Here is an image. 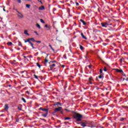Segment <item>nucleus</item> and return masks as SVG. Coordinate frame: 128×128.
Returning a JSON list of instances; mask_svg holds the SVG:
<instances>
[{"label": "nucleus", "mask_w": 128, "mask_h": 128, "mask_svg": "<svg viewBox=\"0 0 128 128\" xmlns=\"http://www.w3.org/2000/svg\"><path fill=\"white\" fill-rule=\"evenodd\" d=\"M73 112V118H76L77 122H80V120H82V115L76 112Z\"/></svg>", "instance_id": "nucleus-1"}, {"label": "nucleus", "mask_w": 128, "mask_h": 128, "mask_svg": "<svg viewBox=\"0 0 128 128\" xmlns=\"http://www.w3.org/2000/svg\"><path fill=\"white\" fill-rule=\"evenodd\" d=\"M54 106H56V108H58V106H62V103L60 102H56L54 104Z\"/></svg>", "instance_id": "nucleus-2"}, {"label": "nucleus", "mask_w": 128, "mask_h": 128, "mask_svg": "<svg viewBox=\"0 0 128 128\" xmlns=\"http://www.w3.org/2000/svg\"><path fill=\"white\" fill-rule=\"evenodd\" d=\"M114 70H116V72H120V74H124V71H122V70L114 69Z\"/></svg>", "instance_id": "nucleus-3"}, {"label": "nucleus", "mask_w": 128, "mask_h": 128, "mask_svg": "<svg viewBox=\"0 0 128 128\" xmlns=\"http://www.w3.org/2000/svg\"><path fill=\"white\" fill-rule=\"evenodd\" d=\"M78 124H80L81 126H82L83 128H85V126H86V122H78Z\"/></svg>", "instance_id": "nucleus-4"}, {"label": "nucleus", "mask_w": 128, "mask_h": 128, "mask_svg": "<svg viewBox=\"0 0 128 128\" xmlns=\"http://www.w3.org/2000/svg\"><path fill=\"white\" fill-rule=\"evenodd\" d=\"M39 110H42V112H48V109H44L42 108H40Z\"/></svg>", "instance_id": "nucleus-5"}, {"label": "nucleus", "mask_w": 128, "mask_h": 128, "mask_svg": "<svg viewBox=\"0 0 128 128\" xmlns=\"http://www.w3.org/2000/svg\"><path fill=\"white\" fill-rule=\"evenodd\" d=\"M101 26H102L103 28H106L108 26V24L106 22H102L101 23Z\"/></svg>", "instance_id": "nucleus-6"}, {"label": "nucleus", "mask_w": 128, "mask_h": 128, "mask_svg": "<svg viewBox=\"0 0 128 128\" xmlns=\"http://www.w3.org/2000/svg\"><path fill=\"white\" fill-rule=\"evenodd\" d=\"M56 66V64H54L52 65H50V70H52V68Z\"/></svg>", "instance_id": "nucleus-7"}, {"label": "nucleus", "mask_w": 128, "mask_h": 128, "mask_svg": "<svg viewBox=\"0 0 128 128\" xmlns=\"http://www.w3.org/2000/svg\"><path fill=\"white\" fill-rule=\"evenodd\" d=\"M9 108L10 107H8V105L5 104L4 108V110H8Z\"/></svg>", "instance_id": "nucleus-8"}, {"label": "nucleus", "mask_w": 128, "mask_h": 128, "mask_svg": "<svg viewBox=\"0 0 128 128\" xmlns=\"http://www.w3.org/2000/svg\"><path fill=\"white\" fill-rule=\"evenodd\" d=\"M54 113L58 112H60V109L58 107L54 110Z\"/></svg>", "instance_id": "nucleus-9"}, {"label": "nucleus", "mask_w": 128, "mask_h": 128, "mask_svg": "<svg viewBox=\"0 0 128 128\" xmlns=\"http://www.w3.org/2000/svg\"><path fill=\"white\" fill-rule=\"evenodd\" d=\"M80 22L83 24L84 26H86V22L84 20H82V19H80Z\"/></svg>", "instance_id": "nucleus-10"}, {"label": "nucleus", "mask_w": 128, "mask_h": 128, "mask_svg": "<svg viewBox=\"0 0 128 128\" xmlns=\"http://www.w3.org/2000/svg\"><path fill=\"white\" fill-rule=\"evenodd\" d=\"M39 10H44V6H42L38 8Z\"/></svg>", "instance_id": "nucleus-11"}, {"label": "nucleus", "mask_w": 128, "mask_h": 128, "mask_svg": "<svg viewBox=\"0 0 128 128\" xmlns=\"http://www.w3.org/2000/svg\"><path fill=\"white\" fill-rule=\"evenodd\" d=\"M7 44L8 46H14V44H12V42H8L7 43Z\"/></svg>", "instance_id": "nucleus-12"}, {"label": "nucleus", "mask_w": 128, "mask_h": 128, "mask_svg": "<svg viewBox=\"0 0 128 128\" xmlns=\"http://www.w3.org/2000/svg\"><path fill=\"white\" fill-rule=\"evenodd\" d=\"M81 36H82V38H84V40H88V38L84 35V33L82 32L81 33Z\"/></svg>", "instance_id": "nucleus-13"}, {"label": "nucleus", "mask_w": 128, "mask_h": 128, "mask_svg": "<svg viewBox=\"0 0 128 128\" xmlns=\"http://www.w3.org/2000/svg\"><path fill=\"white\" fill-rule=\"evenodd\" d=\"M48 112H46V114H42V116H44V118H46V116H48Z\"/></svg>", "instance_id": "nucleus-14"}, {"label": "nucleus", "mask_w": 128, "mask_h": 128, "mask_svg": "<svg viewBox=\"0 0 128 128\" xmlns=\"http://www.w3.org/2000/svg\"><path fill=\"white\" fill-rule=\"evenodd\" d=\"M17 16L20 18H24V15H22V14H18Z\"/></svg>", "instance_id": "nucleus-15"}, {"label": "nucleus", "mask_w": 128, "mask_h": 128, "mask_svg": "<svg viewBox=\"0 0 128 128\" xmlns=\"http://www.w3.org/2000/svg\"><path fill=\"white\" fill-rule=\"evenodd\" d=\"M24 40V42H29V44H30V42H30V38H28L26 40Z\"/></svg>", "instance_id": "nucleus-16"}, {"label": "nucleus", "mask_w": 128, "mask_h": 128, "mask_svg": "<svg viewBox=\"0 0 128 128\" xmlns=\"http://www.w3.org/2000/svg\"><path fill=\"white\" fill-rule=\"evenodd\" d=\"M45 28H48L47 30H48L50 29V26H48V24L45 25Z\"/></svg>", "instance_id": "nucleus-17"}, {"label": "nucleus", "mask_w": 128, "mask_h": 128, "mask_svg": "<svg viewBox=\"0 0 128 128\" xmlns=\"http://www.w3.org/2000/svg\"><path fill=\"white\" fill-rule=\"evenodd\" d=\"M24 34H26V36H30V34L28 32V30H25L24 31Z\"/></svg>", "instance_id": "nucleus-18"}, {"label": "nucleus", "mask_w": 128, "mask_h": 128, "mask_svg": "<svg viewBox=\"0 0 128 128\" xmlns=\"http://www.w3.org/2000/svg\"><path fill=\"white\" fill-rule=\"evenodd\" d=\"M98 78H102V80H103L104 76H102V74H100L99 76H98Z\"/></svg>", "instance_id": "nucleus-19"}, {"label": "nucleus", "mask_w": 128, "mask_h": 128, "mask_svg": "<svg viewBox=\"0 0 128 128\" xmlns=\"http://www.w3.org/2000/svg\"><path fill=\"white\" fill-rule=\"evenodd\" d=\"M21 100H22V102H24V103L26 102V99L24 98H22Z\"/></svg>", "instance_id": "nucleus-20"}, {"label": "nucleus", "mask_w": 128, "mask_h": 128, "mask_svg": "<svg viewBox=\"0 0 128 128\" xmlns=\"http://www.w3.org/2000/svg\"><path fill=\"white\" fill-rule=\"evenodd\" d=\"M18 46H22V42H18Z\"/></svg>", "instance_id": "nucleus-21"}, {"label": "nucleus", "mask_w": 128, "mask_h": 128, "mask_svg": "<svg viewBox=\"0 0 128 128\" xmlns=\"http://www.w3.org/2000/svg\"><path fill=\"white\" fill-rule=\"evenodd\" d=\"M49 46H50V48L51 50H52V52H54V48H52V45L49 44Z\"/></svg>", "instance_id": "nucleus-22"}, {"label": "nucleus", "mask_w": 128, "mask_h": 128, "mask_svg": "<svg viewBox=\"0 0 128 128\" xmlns=\"http://www.w3.org/2000/svg\"><path fill=\"white\" fill-rule=\"evenodd\" d=\"M30 40H32V42H36V40L34 38H30Z\"/></svg>", "instance_id": "nucleus-23"}, {"label": "nucleus", "mask_w": 128, "mask_h": 128, "mask_svg": "<svg viewBox=\"0 0 128 128\" xmlns=\"http://www.w3.org/2000/svg\"><path fill=\"white\" fill-rule=\"evenodd\" d=\"M46 58H48V57H46V58H45V60H44L45 64H46L47 62H48V59H46Z\"/></svg>", "instance_id": "nucleus-24"}, {"label": "nucleus", "mask_w": 128, "mask_h": 128, "mask_svg": "<svg viewBox=\"0 0 128 128\" xmlns=\"http://www.w3.org/2000/svg\"><path fill=\"white\" fill-rule=\"evenodd\" d=\"M26 8H30V5L28 4H26Z\"/></svg>", "instance_id": "nucleus-25"}, {"label": "nucleus", "mask_w": 128, "mask_h": 128, "mask_svg": "<svg viewBox=\"0 0 128 128\" xmlns=\"http://www.w3.org/2000/svg\"><path fill=\"white\" fill-rule=\"evenodd\" d=\"M40 22H42V24H44V23H45L44 21V20H42V19H40Z\"/></svg>", "instance_id": "nucleus-26"}, {"label": "nucleus", "mask_w": 128, "mask_h": 128, "mask_svg": "<svg viewBox=\"0 0 128 128\" xmlns=\"http://www.w3.org/2000/svg\"><path fill=\"white\" fill-rule=\"evenodd\" d=\"M30 44H31V46L32 48H34V44L32 42H30Z\"/></svg>", "instance_id": "nucleus-27"}, {"label": "nucleus", "mask_w": 128, "mask_h": 128, "mask_svg": "<svg viewBox=\"0 0 128 128\" xmlns=\"http://www.w3.org/2000/svg\"><path fill=\"white\" fill-rule=\"evenodd\" d=\"M36 26H37V28H38L40 29V26L38 24H36Z\"/></svg>", "instance_id": "nucleus-28"}, {"label": "nucleus", "mask_w": 128, "mask_h": 128, "mask_svg": "<svg viewBox=\"0 0 128 128\" xmlns=\"http://www.w3.org/2000/svg\"><path fill=\"white\" fill-rule=\"evenodd\" d=\"M80 50H84V46H82V45H80Z\"/></svg>", "instance_id": "nucleus-29"}, {"label": "nucleus", "mask_w": 128, "mask_h": 128, "mask_svg": "<svg viewBox=\"0 0 128 128\" xmlns=\"http://www.w3.org/2000/svg\"><path fill=\"white\" fill-rule=\"evenodd\" d=\"M64 110H66L67 112H70V110H68L66 108L64 109Z\"/></svg>", "instance_id": "nucleus-30"}, {"label": "nucleus", "mask_w": 128, "mask_h": 128, "mask_svg": "<svg viewBox=\"0 0 128 128\" xmlns=\"http://www.w3.org/2000/svg\"><path fill=\"white\" fill-rule=\"evenodd\" d=\"M16 2H18V4H22V0H16Z\"/></svg>", "instance_id": "nucleus-31"}, {"label": "nucleus", "mask_w": 128, "mask_h": 128, "mask_svg": "<svg viewBox=\"0 0 128 128\" xmlns=\"http://www.w3.org/2000/svg\"><path fill=\"white\" fill-rule=\"evenodd\" d=\"M36 66H38L40 68V66H42L38 63H36Z\"/></svg>", "instance_id": "nucleus-32"}, {"label": "nucleus", "mask_w": 128, "mask_h": 128, "mask_svg": "<svg viewBox=\"0 0 128 128\" xmlns=\"http://www.w3.org/2000/svg\"><path fill=\"white\" fill-rule=\"evenodd\" d=\"M34 78H36V80H38V76L36 74L34 75Z\"/></svg>", "instance_id": "nucleus-33"}, {"label": "nucleus", "mask_w": 128, "mask_h": 128, "mask_svg": "<svg viewBox=\"0 0 128 128\" xmlns=\"http://www.w3.org/2000/svg\"><path fill=\"white\" fill-rule=\"evenodd\" d=\"M65 120H70V117H66L64 118Z\"/></svg>", "instance_id": "nucleus-34"}, {"label": "nucleus", "mask_w": 128, "mask_h": 128, "mask_svg": "<svg viewBox=\"0 0 128 128\" xmlns=\"http://www.w3.org/2000/svg\"><path fill=\"white\" fill-rule=\"evenodd\" d=\"M88 52H86V56H85V58H86L88 57Z\"/></svg>", "instance_id": "nucleus-35"}, {"label": "nucleus", "mask_w": 128, "mask_h": 128, "mask_svg": "<svg viewBox=\"0 0 128 128\" xmlns=\"http://www.w3.org/2000/svg\"><path fill=\"white\" fill-rule=\"evenodd\" d=\"M36 42H38V44H42V41L36 40Z\"/></svg>", "instance_id": "nucleus-36"}, {"label": "nucleus", "mask_w": 128, "mask_h": 128, "mask_svg": "<svg viewBox=\"0 0 128 128\" xmlns=\"http://www.w3.org/2000/svg\"><path fill=\"white\" fill-rule=\"evenodd\" d=\"M124 120V118H120V120L121 122H122V121Z\"/></svg>", "instance_id": "nucleus-37"}, {"label": "nucleus", "mask_w": 128, "mask_h": 128, "mask_svg": "<svg viewBox=\"0 0 128 128\" xmlns=\"http://www.w3.org/2000/svg\"><path fill=\"white\" fill-rule=\"evenodd\" d=\"M16 10L17 12H18V14H21L22 13H20V12H18V10Z\"/></svg>", "instance_id": "nucleus-38"}, {"label": "nucleus", "mask_w": 128, "mask_h": 128, "mask_svg": "<svg viewBox=\"0 0 128 128\" xmlns=\"http://www.w3.org/2000/svg\"><path fill=\"white\" fill-rule=\"evenodd\" d=\"M76 6H80V4L78 2H76Z\"/></svg>", "instance_id": "nucleus-39"}, {"label": "nucleus", "mask_w": 128, "mask_h": 128, "mask_svg": "<svg viewBox=\"0 0 128 128\" xmlns=\"http://www.w3.org/2000/svg\"><path fill=\"white\" fill-rule=\"evenodd\" d=\"M92 77H90V78H89V79H88V81L90 82V81H91L92 80Z\"/></svg>", "instance_id": "nucleus-40"}, {"label": "nucleus", "mask_w": 128, "mask_h": 128, "mask_svg": "<svg viewBox=\"0 0 128 128\" xmlns=\"http://www.w3.org/2000/svg\"><path fill=\"white\" fill-rule=\"evenodd\" d=\"M100 74H102V69H100Z\"/></svg>", "instance_id": "nucleus-41"}, {"label": "nucleus", "mask_w": 128, "mask_h": 128, "mask_svg": "<svg viewBox=\"0 0 128 128\" xmlns=\"http://www.w3.org/2000/svg\"><path fill=\"white\" fill-rule=\"evenodd\" d=\"M59 108V110H60V111L62 110V107H58Z\"/></svg>", "instance_id": "nucleus-42"}, {"label": "nucleus", "mask_w": 128, "mask_h": 128, "mask_svg": "<svg viewBox=\"0 0 128 128\" xmlns=\"http://www.w3.org/2000/svg\"><path fill=\"white\" fill-rule=\"evenodd\" d=\"M104 72H106V66L104 67Z\"/></svg>", "instance_id": "nucleus-43"}, {"label": "nucleus", "mask_w": 128, "mask_h": 128, "mask_svg": "<svg viewBox=\"0 0 128 128\" xmlns=\"http://www.w3.org/2000/svg\"><path fill=\"white\" fill-rule=\"evenodd\" d=\"M34 34H36V36H38V32L36 31L34 32Z\"/></svg>", "instance_id": "nucleus-44"}, {"label": "nucleus", "mask_w": 128, "mask_h": 128, "mask_svg": "<svg viewBox=\"0 0 128 128\" xmlns=\"http://www.w3.org/2000/svg\"><path fill=\"white\" fill-rule=\"evenodd\" d=\"M63 58H66V54L64 55Z\"/></svg>", "instance_id": "nucleus-45"}, {"label": "nucleus", "mask_w": 128, "mask_h": 128, "mask_svg": "<svg viewBox=\"0 0 128 128\" xmlns=\"http://www.w3.org/2000/svg\"><path fill=\"white\" fill-rule=\"evenodd\" d=\"M88 68H92V64L88 66Z\"/></svg>", "instance_id": "nucleus-46"}, {"label": "nucleus", "mask_w": 128, "mask_h": 128, "mask_svg": "<svg viewBox=\"0 0 128 128\" xmlns=\"http://www.w3.org/2000/svg\"><path fill=\"white\" fill-rule=\"evenodd\" d=\"M50 62H52V63H54V62H56V60H54V61H50Z\"/></svg>", "instance_id": "nucleus-47"}, {"label": "nucleus", "mask_w": 128, "mask_h": 128, "mask_svg": "<svg viewBox=\"0 0 128 128\" xmlns=\"http://www.w3.org/2000/svg\"><path fill=\"white\" fill-rule=\"evenodd\" d=\"M122 76H125L126 78V74H124V73L122 74Z\"/></svg>", "instance_id": "nucleus-48"}, {"label": "nucleus", "mask_w": 128, "mask_h": 128, "mask_svg": "<svg viewBox=\"0 0 128 128\" xmlns=\"http://www.w3.org/2000/svg\"><path fill=\"white\" fill-rule=\"evenodd\" d=\"M42 120H44V122H46V120L45 119H44V118H40Z\"/></svg>", "instance_id": "nucleus-49"}, {"label": "nucleus", "mask_w": 128, "mask_h": 128, "mask_svg": "<svg viewBox=\"0 0 128 128\" xmlns=\"http://www.w3.org/2000/svg\"><path fill=\"white\" fill-rule=\"evenodd\" d=\"M89 84H92V82L91 81H89Z\"/></svg>", "instance_id": "nucleus-50"}, {"label": "nucleus", "mask_w": 128, "mask_h": 128, "mask_svg": "<svg viewBox=\"0 0 128 128\" xmlns=\"http://www.w3.org/2000/svg\"><path fill=\"white\" fill-rule=\"evenodd\" d=\"M60 113H61L62 114H64V111L60 110Z\"/></svg>", "instance_id": "nucleus-51"}, {"label": "nucleus", "mask_w": 128, "mask_h": 128, "mask_svg": "<svg viewBox=\"0 0 128 128\" xmlns=\"http://www.w3.org/2000/svg\"><path fill=\"white\" fill-rule=\"evenodd\" d=\"M26 94H30V92L28 91H26Z\"/></svg>", "instance_id": "nucleus-52"}, {"label": "nucleus", "mask_w": 128, "mask_h": 128, "mask_svg": "<svg viewBox=\"0 0 128 128\" xmlns=\"http://www.w3.org/2000/svg\"><path fill=\"white\" fill-rule=\"evenodd\" d=\"M18 108L19 109V110H22V108H20V106H18Z\"/></svg>", "instance_id": "nucleus-53"}, {"label": "nucleus", "mask_w": 128, "mask_h": 128, "mask_svg": "<svg viewBox=\"0 0 128 128\" xmlns=\"http://www.w3.org/2000/svg\"><path fill=\"white\" fill-rule=\"evenodd\" d=\"M120 62H122V58L120 59Z\"/></svg>", "instance_id": "nucleus-54"}, {"label": "nucleus", "mask_w": 128, "mask_h": 128, "mask_svg": "<svg viewBox=\"0 0 128 128\" xmlns=\"http://www.w3.org/2000/svg\"><path fill=\"white\" fill-rule=\"evenodd\" d=\"M38 2H40V3L42 4V0H38Z\"/></svg>", "instance_id": "nucleus-55"}, {"label": "nucleus", "mask_w": 128, "mask_h": 128, "mask_svg": "<svg viewBox=\"0 0 128 128\" xmlns=\"http://www.w3.org/2000/svg\"><path fill=\"white\" fill-rule=\"evenodd\" d=\"M62 68H64V66H64V65H62Z\"/></svg>", "instance_id": "nucleus-56"}, {"label": "nucleus", "mask_w": 128, "mask_h": 128, "mask_svg": "<svg viewBox=\"0 0 128 128\" xmlns=\"http://www.w3.org/2000/svg\"><path fill=\"white\" fill-rule=\"evenodd\" d=\"M4 12H6V10L4 9V8H3Z\"/></svg>", "instance_id": "nucleus-57"}, {"label": "nucleus", "mask_w": 128, "mask_h": 128, "mask_svg": "<svg viewBox=\"0 0 128 128\" xmlns=\"http://www.w3.org/2000/svg\"><path fill=\"white\" fill-rule=\"evenodd\" d=\"M12 64H14V62H12Z\"/></svg>", "instance_id": "nucleus-58"}, {"label": "nucleus", "mask_w": 128, "mask_h": 128, "mask_svg": "<svg viewBox=\"0 0 128 128\" xmlns=\"http://www.w3.org/2000/svg\"><path fill=\"white\" fill-rule=\"evenodd\" d=\"M24 58H26V56H24Z\"/></svg>", "instance_id": "nucleus-59"}, {"label": "nucleus", "mask_w": 128, "mask_h": 128, "mask_svg": "<svg viewBox=\"0 0 128 128\" xmlns=\"http://www.w3.org/2000/svg\"><path fill=\"white\" fill-rule=\"evenodd\" d=\"M100 84H104V82H100Z\"/></svg>", "instance_id": "nucleus-60"}, {"label": "nucleus", "mask_w": 128, "mask_h": 128, "mask_svg": "<svg viewBox=\"0 0 128 128\" xmlns=\"http://www.w3.org/2000/svg\"><path fill=\"white\" fill-rule=\"evenodd\" d=\"M96 80H98V77L96 78Z\"/></svg>", "instance_id": "nucleus-61"}, {"label": "nucleus", "mask_w": 128, "mask_h": 128, "mask_svg": "<svg viewBox=\"0 0 128 128\" xmlns=\"http://www.w3.org/2000/svg\"><path fill=\"white\" fill-rule=\"evenodd\" d=\"M108 102L106 103V106H108Z\"/></svg>", "instance_id": "nucleus-62"}, {"label": "nucleus", "mask_w": 128, "mask_h": 128, "mask_svg": "<svg viewBox=\"0 0 128 128\" xmlns=\"http://www.w3.org/2000/svg\"><path fill=\"white\" fill-rule=\"evenodd\" d=\"M126 81H128V78H126Z\"/></svg>", "instance_id": "nucleus-63"}, {"label": "nucleus", "mask_w": 128, "mask_h": 128, "mask_svg": "<svg viewBox=\"0 0 128 128\" xmlns=\"http://www.w3.org/2000/svg\"><path fill=\"white\" fill-rule=\"evenodd\" d=\"M70 4H72V1H70Z\"/></svg>", "instance_id": "nucleus-64"}]
</instances>
